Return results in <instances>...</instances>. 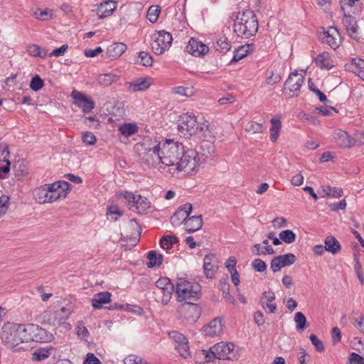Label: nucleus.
<instances>
[{
  "label": "nucleus",
  "mask_w": 364,
  "mask_h": 364,
  "mask_svg": "<svg viewBox=\"0 0 364 364\" xmlns=\"http://www.w3.org/2000/svg\"><path fill=\"white\" fill-rule=\"evenodd\" d=\"M71 97L74 100V104L82 109L84 113L91 112L95 107V102L85 94L74 90L71 93Z\"/></svg>",
  "instance_id": "4468645a"
},
{
  "label": "nucleus",
  "mask_w": 364,
  "mask_h": 364,
  "mask_svg": "<svg viewBox=\"0 0 364 364\" xmlns=\"http://www.w3.org/2000/svg\"><path fill=\"white\" fill-rule=\"evenodd\" d=\"M53 349L54 348L51 346H47L46 348H36L32 354L33 360L41 361L48 358L53 353Z\"/></svg>",
  "instance_id": "7c9ffc66"
},
{
  "label": "nucleus",
  "mask_w": 364,
  "mask_h": 364,
  "mask_svg": "<svg viewBox=\"0 0 364 364\" xmlns=\"http://www.w3.org/2000/svg\"><path fill=\"white\" fill-rule=\"evenodd\" d=\"M73 311V306L68 304L66 306H63L56 311V315L60 316V318H68Z\"/></svg>",
  "instance_id": "052dcab7"
},
{
  "label": "nucleus",
  "mask_w": 364,
  "mask_h": 364,
  "mask_svg": "<svg viewBox=\"0 0 364 364\" xmlns=\"http://www.w3.org/2000/svg\"><path fill=\"white\" fill-rule=\"evenodd\" d=\"M322 40L333 50L338 48L341 42L340 33L335 27H330L326 31H324Z\"/></svg>",
  "instance_id": "a211bd4d"
},
{
  "label": "nucleus",
  "mask_w": 364,
  "mask_h": 364,
  "mask_svg": "<svg viewBox=\"0 0 364 364\" xmlns=\"http://www.w3.org/2000/svg\"><path fill=\"white\" fill-rule=\"evenodd\" d=\"M138 127L133 123H124L119 127L120 133L125 136H130L138 132Z\"/></svg>",
  "instance_id": "e433bc0d"
},
{
  "label": "nucleus",
  "mask_w": 364,
  "mask_h": 364,
  "mask_svg": "<svg viewBox=\"0 0 364 364\" xmlns=\"http://www.w3.org/2000/svg\"><path fill=\"white\" fill-rule=\"evenodd\" d=\"M316 63L322 69H331L333 66V60L328 52H323L316 58Z\"/></svg>",
  "instance_id": "c756f323"
},
{
  "label": "nucleus",
  "mask_w": 364,
  "mask_h": 364,
  "mask_svg": "<svg viewBox=\"0 0 364 364\" xmlns=\"http://www.w3.org/2000/svg\"><path fill=\"white\" fill-rule=\"evenodd\" d=\"M127 48V46L124 43H114L108 46L107 49V56L111 59H117L125 52Z\"/></svg>",
  "instance_id": "393cba45"
},
{
  "label": "nucleus",
  "mask_w": 364,
  "mask_h": 364,
  "mask_svg": "<svg viewBox=\"0 0 364 364\" xmlns=\"http://www.w3.org/2000/svg\"><path fill=\"white\" fill-rule=\"evenodd\" d=\"M203 224L202 215H197L188 217L184 225L188 232H193L200 230Z\"/></svg>",
  "instance_id": "a878e982"
},
{
  "label": "nucleus",
  "mask_w": 364,
  "mask_h": 364,
  "mask_svg": "<svg viewBox=\"0 0 364 364\" xmlns=\"http://www.w3.org/2000/svg\"><path fill=\"white\" fill-rule=\"evenodd\" d=\"M160 12L159 6H151L147 11L146 18L151 23H155L158 20Z\"/></svg>",
  "instance_id": "49530a36"
},
{
  "label": "nucleus",
  "mask_w": 364,
  "mask_h": 364,
  "mask_svg": "<svg viewBox=\"0 0 364 364\" xmlns=\"http://www.w3.org/2000/svg\"><path fill=\"white\" fill-rule=\"evenodd\" d=\"M121 196L129 203V208H133L136 200H140V196L134 195L132 192H124Z\"/></svg>",
  "instance_id": "6e6d98bb"
},
{
  "label": "nucleus",
  "mask_w": 364,
  "mask_h": 364,
  "mask_svg": "<svg viewBox=\"0 0 364 364\" xmlns=\"http://www.w3.org/2000/svg\"><path fill=\"white\" fill-rule=\"evenodd\" d=\"M124 364H148L141 358L136 355H129L124 359Z\"/></svg>",
  "instance_id": "680f3d73"
},
{
  "label": "nucleus",
  "mask_w": 364,
  "mask_h": 364,
  "mask_svg": "<svg viewBox=\"0 0 364 364\" xmlns=\"http://www.w3.org/2000/svg\"><path fill=\"white\" fill-rule=\"evenodd\" d=\"M82 139L87 145H94L97 142L96 136L90 132H83Z\"/></svg>",
  "instance_id": "0e129e2a"
},
{
  "label": "nucleus",
  "mask_w": 364,
  "mask_h": 364,
  "mask_svg": "<svg viewBox=\"0 0 364 364\" xmlns=\"http://www.w3.org/2000/svg\"><path fill=\"white\" fill-rule=\"evenodd\" d=\"M194 150L197 151V157L201 164L214 159L215 146L212 141H202L198 149Z\"/></svg>",
  "instance_id": "2eb2a0df"
},
{
  "label": "nucleus",
  "mask_w": 364,
  "mask_h": 364,
  "mask_svg": "<svg viewBox=\"0 0 364 364\" xmlns=\"http://www.w3.org/2000/svg\"><path fill=\"white\" fill-rule=\"evenodd\" d=\"M214 47L220 53H225L230 50L231 45L226 37H220L215 43Z\"/></svg>",
  "instance_id": "4c0bfd02"
},
{
  "label": "nucleus",
  "mask_w": 364,
  "mask_h": 364,
  "mask_svg": "<svg viewBox=\"0 0 364 364\" xmlns=\"http://www.w3.org/2000/svg\"><path fill=\"white\" fill-rule=\"evenodd\" d=\"M9 146L5 143H0V161L5 162L9 160Z\"/></svg>",
  "instance_id": "e2e57ef3"
},
{
  "label": "nucleus",
  "mask_w": 364,
  "mask_h": 364,
  "mask_svg": "<svg viewBox=\"0 0 364 364\" xmlns=\"http://www.w3.org/2000/svg\"><path fill=\"white\" fill-rule=\"evenodd\" d=\"M118 80L117 75L112 73L101 74L97 77L98 82L105 87L111 85Z\"/></svg>",
  "instance_id": "c9c22d12"
},
{
  "label": "nucleus",
  "mask_w": 364,
  "mask_h": 364,
  "mask_svg": "<svg viewBox=\"0 0 364 364\" xmlns=\"http://www.w3.org/2000/svg\"><path fill=\"white\" fill-rule=\"evenodd\" d=\"M325 250L333 255H336L341 250V245L333 236H328L324 242Z\"/></svg>",
  "instance_id": "2f4dec72"
},
{
  "label": "nucleus",
  "mask_w": 364,
  "mask_h": 364,
  "mask_svg": "<svg viewBox=\"0 0 364 364\" xmlns=\"http://www.w3.org/2000/svg\"><path fill=\"white\" fill-rule=\"evenodd\" d=\"M176 294L180 301H196L200 296V286L197 282L180 279L176 283Z\"/></svg>",
  "instance_id": "0eeeda50"
},
{
  "label": "nucleus",
  "mask_w": 364,
  "mask_h": 364,
  "mask_svg": "<svg viewBox=\"0 0 364 364\" xmlns=\"http://www.w3.org/2000/svg\"><path fill=\"white\" fill-rule=\"evenodd\" d=\"M159 143L164 168L166 166H176L184 149L183 144L173 139H166Z\"/></svg>",
  "instance_id": "423d86ee"
},
{
  "label": "nucleus",
  "mask_w": 364,
  "mask_h": 364,
  "mask_svg": "<svg viewBox=\"0 0 364 364\" xmlns=\"http://www.w3.org/2000/svg\"><path fill=\"white\" fill-rule=\"evenodd\" d=\"M76 334L77 337L85 341H87L90 333L87 328L85 326L82 321H79L76 326Z\"/></svg>",
  "instance_id": "8fccbe9b"
},
{
  "label": "nucleus",
  "mask_w": 364,
  "mask_h": 364,
  "mask_svg": "<svg viewBox=\"0 0 364 364\" xmlns=\"http://www.w3.org/2000/svg\"><path fill=\"white\" fill-rule=\"evenodd\" d=\"M150 207V202L146 198L140 196V200H136L134 205V208L139 212H144Z\"/></svg>",
  "instance_id": "864d4df0"
},
{
  "label": "nucleus",
  "mask_w": 364,
  "mask_h": 364,
  "mask_svg": "<svg viewBox=\"0 0 364 364\" xmlns=\"http://www.w3.org/2000/svg\"><path fill=\"white\" fill-rule=\"evenodd\" d=\"M122 215V212L117 205H114L108 207L107 213L108 220L116 221Z\"/></svg>",
  "instance_id": "a18cd8bd"
},
{
  "label": "nucleus",
  "mask_w": 364,
  "mask_h": 364,
  "mask_svg": "<svg viewBox=\"0 0 364 364\" xmlns=\"http://www.w3.org/2000/svg\"><path fill=\"white\" fill-rule=\"evenodd\" d=\"M197 156V151L193 149L183 150L174 169L191 175L196 173L201 166Z\"/></svg>",
  "instance_id": "6e6552de"
},
{
  "label": "nucleus",
  "mask_w": 364,
  "mask_h": 364,
  "mask_svg": "<svg viewBox=\"0 0 364 364\" xmlns=\"http://www.w3.org/2000/svg\"><path fill=\"white\" fill-rule=\"evenodd\" d=\"M111 293L108 291H102L95 294L92 299V306L94 309H101L104 304H109L111 301Z\"/></svg>",
  "instance_id": "b1692460"
},
{
  "label": "nucleus",
  "mask_w": 364,
  "mask_h": 364,
  "mask_svg": "<svg viewBox=\"0 0 364 364\" xmlns=\"http://www.w3.org/2000/svg\"><path fill=\"white\" fill-rule=\"evenodd\" d=\"M9 197L6 195H2L0 197V218L4 215L9 208Z\"/></svg>",
  "instance_id": "bf43d9fd"
},
{
  "label": "nucleus",
  "mask_w": 364,
  "mask_h": 364,
  "mask_svg": "<svg viewBox=\"0 0 364 364\" xmlns=\"http://www.w3.org/2000/svg\"><path fill=\"white\" fill-rule=\"evenodd\" d=\"M147 258L149 262H147L146 265L149 268L159 267L163 262V256L161 255H158L155 251L149 252Z\"/></svg>",
  "instance_id": "f704fd0d"
},
{
  "label": "nucleus",
  "mask_w": 364,
  "mask_h": 364,
  "mask_svg": "<svg viewBox=\"0 0 364 364\" xmlns=\"http://www.w3.org/2000/svg\"><path fill=\"white\" fill-rule=\"evenodd\" d=\"M296 261V256L292 253L279 255L271 261L270 268L273 272H279L282 267L290 266Z\"/></svg>",
  "instance_id": "dca6fc26"
},
{
  "label": "nucleus",
  "mask_w": 364,
  "mask_h": 364,
  "mask_svg": "<svg viewBox=\"0 0 364 364\" xmlns=\"http://www.w3.org/2000/svg\"><path fill=\"white\" fill-rule=\"evenodd\" d=\"M215 256L213 254L207 255L204 258L203 270L207 278H213L218 269L217 264L213 262Z\"/></svg>",
  "instance_id": "5701e85b"
},
{
  "label": "nucleus",
  "mask_w": 364,
  "mask_h": 364,
  "mask_svg": "<svg viewBox=\"0 0 364 364\" xmlns=\"http://www.w3.org/2000/svg\"><path fill=\"white\" fill-rule=\"evenodd\" d=\"M193 209L191 203H187L180 206L175 213L171 217V223L173 226H179L186 223Z\"/></svg>",
  "instance_id": "f3484780"
},
{
  "label": "nucleus",
  "mask_w": 364,
  "mask_h": 364,
  "mask_svg": "<svg viewBox=\"0 0 364 364\" xmlns=\"http://www.w3.org/2000/svg\"><path fill=\"white\" fill-rule=\"evenodd\" d=\"M279 238L287 244L293 243L296 240V234L291 230H285L279 232Z\"/></svg>",
  "instance_id": "c03bdc74"
},
{
  "label": "nucleus",
  "mask_w": 364,
  "mask_h": 364,
  "mask_svg": "<svg viewBox=\"0 0 364 364\" xmlns=\"http://www.w3.org/2000/svg\"><path fill=\"white\" fill-rule=\"evenodd\" d=\"M171 92L183 97H192L194 95V91L191 87L178 86L171 89Z\"/></svg>",
  "instance_id": "a19ab883"
},
{
  "label": "nucleus",
  "mask_w": 364,
  "mask_h": 364,
  "mask_svg": "<svg viewBox=\"0 0 364 364\" xmlns=\"http://www.w3.org/2000/svg\"><path fill=\"white\" fill-rule=\"evenodd\" d=\"M250 46V44H247L242 46H240L234 52V55L232 57V59L231 60V63L232 62H237L245 57L247 55L248 53V48Z\"/></svg>",
  "instance_id": "79ce46f5"
},
{
  "label": "nucleus",
  "mask_w": 364,
  "mask_h": 364,
  "mask_svg": "<svg viewBox=\"0 0 364 364\" xmlns=\"http://www.w3.org/2000/svg\"><path fill=\"white\" fill-rule=\"evenodd\" d=\"M219 287L223 292V297L230 303L234 302V298L230 294V284L227 279H221L219 283Z\"/></svg>",
  "instance_id": "58836bf2"
},
{
  "label": "nucleus",
  "mask_w": 364,
  "mask_h": 364,
  "mask_svg": "<svg viewBox=\"0 0 364 364\" xmlns=\"http://www.w3.org/2000/svg\"><path fill=\"white\" fill-rule=\"evenodd\" d=\"M84 124L92 129H97L100 126L99 120L95 117H85Z\"/></svg>",
  "instance_id": "774afa93"
},
{
  "label": "nucleus",
  "mask_w": 364,
  "mask_h": 364,
  "mask_svg": "<svg viewBox=\"0 0 364 364\" xmlns=\"http://www.w3.org/2000/svg\"><path fill=\"white\" fill-rule=\"evenodd\" d=\"M69 186L66 181L45 184L33 191V196L38 203H53L66 197Z\"/></svg>",
  "instance_id": "f03ea898"
},
{
  "label": "nucleus",
  "mask_w": 364,
  "mask_h": 364,
  "mask_svg": "<svg viewBox=\"0 0 364 364\" xmlns=\"http://www.w3.org/2000/svg\"><path fill=\"white\" fill-rule=\"evenodd\" d=\"M161 291V294H162L161 302L164 304H166L171 299V296L174 291L173 285H168L167 287H163Z\"/></svg>",
  "instance_id": "3c124183"
},
{
  "label": "nucleus",
  "mask_w": 364,
  "mask_h": 364,
  "mask_svg": "<svg viewBox=\"0 0 364 364\" xmlns=\"http://www.w3.org/2000/svg\"><path fill=\"white\" fill-rule=\"evenodd\" d=\"M178 239L175 235H164L161 239V246L164 250H170L173 244L177 243Z\"/></svg>",
  "instance_id": "ea45409f"
},
{
  "label": "nucleus",
  "mask_w": 364,
  "mask_h": 364,
  "mask_svg": "<svg viewBox=\"0 0 364 364\" xmlns=\"http://www.w3.org/2000/svg\"><path fill=\"white\" fill-rule=\"evenodd\" d=\"M270 122L272 124L269 129L270 140L272 142H275L278 139L279 132L282 129V122L280 117L278 116H274L271 119Z\"/></svg>",
  "instance_id": "cd10ccee"
},
{
  "label": "nucleus",
  "mask_w": 364,
  "mask_h": 364,
  "mask_svg": "<svg viewBox=\"0 0 364 364\" xmlns=\"http://www.w3.org/2000/svg\"><path fill=\"white\" fill-rule=\"evenodd\" d=\"M200 126L203 127V131H199L197 134L199 135V137H203V141H209L213 142L215 139V136L210 129L209 125L203 124H200Z\"/></svg>",
  "instance_id": "37998d69"
},
{
  "label": "nucleus",
  "mask_w": 364,
  "mask_h": 364,
  "mask_svg": "<svg viewBox=\"0 0 364 364\" xmlns=\"http://www.w3.org/2000/svg\"><path fill=\"white\" fill-rule=\"evenodd\" d=\"M25 326L27 336L29 337L28 343L31 341L41 343H48L52 341L53 335L45 328L33 323H28Z\"/></svg>",
  "instance_id": "9b49d317"
},
{
  "label": "nucleus",
  "mask_w": 364,
  "mask_h": 364,
  "mask_svg": "<svg viewBox=\"0 0 364 364\" xmlns=\"http://www.w3.org/2000/svg\"><path fill=\"white\" fill-rule=\"evenodd\" d=\"M342 23L345 26L346 31L352 36L358 31V26L355 18L351 15H347L344 13Z\"/></svg>",
  "instance_id": "c85d7f7f"
},
{
  "label": "nucleus",
  "mask_w": 364,
  "mask_h": 364,
  "mask_svg": "<svg viewBox=\"0 0 364 364\" xmlns=\"http://www.w3.org/2000/svg\"><path fill=\"white\" fill-rule=\"evenodd\" d=\"M169 338L175 343V348L183 358L191 356L189 343L187 338L177 331L168 332Z\"/></svg>",
  "instance_id": "f8f14e48"
},
{
  "label": "nucleus",
  "mask_w": 364,
  "mask_h": 364,
  "mask_svg": "<svg viewBox=\"0 0 364 364\" xmlns=\"http://www.w3.org/2000/svg\"><path fill=\"white\" fill-rule=\"evenodd\" d=\"M309 338L318 352H323L324 350L323 342L318 339L316 335L311 334Z\"/></svg>",
  "instance_id": "338daca9"
},
{
  "label": "nucleus",
  "mask_w": 364,
  "mask_h": 364,
  "mask_svg": "<svg viewBox=\"0 0 364 364\" xmlns=\"http://www.w3.org/2000/svg\"><path fill=\"white\" fill-rule=\"evenodd\" d=\"M27 52L30 56L45 58L48 55V50L36 44L28 46Z\"/></svg>",
  "instance_id": "72a5a7b5"
},
{
  "label": "nucleus",
  "mask_w": 364,
  "mask_h": 364,
  "mask_svg": "<svg viewBox=\"0 0 364 364\" xmlns=\"http://www.w3.org/2000/svg\"><path fill=\"white\" fill-rule=\"evenodd\" d=\"M245 131L251 134L262 133L263 132V126L261 123L250 121L247 124Z\"/></svg>",
  "instance_id": "09e8293b"
},
{
  "label": "nucleus",
  "mask_w": 364,
  "mask_h": 364,
  "mask_svg": "<svg viewBox=\"0 0 364 364\" xmlns=\"http://www.w3.org/2000/svg\"><path fill=\"white\" fill-rule=\"evenodd\" d=\"M364 61L361 58H353L351 63L349 65V68L353 72L358 71L363 68Z\"/></svg>",
  "instance_id": "69168bd1"
},
{
  "label": "nucleus",
  "mask_w": 364,
  "mask_h": 364,
  "mask_svg": "<svg viewBox=\"0 0 364 364\" xmlns=\"http://www.w3.org/2000/svg\"><path fill=\"white\" fill-rule=\"evenodd\" d=\"M44 85L43 80L38 75H36L34 76L30 82V88L33 91H38L41 90Z\"/></svg>",
  "instance_id": "4d7b16f0"
},
{
  "label": "nucleus",
  "mask_w": 364,
  "mask_h": 364,
  "mask_svg": "<svg viewBox=\"0 0 364 364\" xmlns=\"http://www.w3.org/2000/svg\"><path fill=\"white\" fill-rule=\"evenodd\" d=\"M203 129V127L198 123L194 115L185 113L180 117L178 130L183 136L196 134Z\"/></svg>",
  "instance_id": "9d476101"
},
{
  "label": "nucleus",
  "mask_w": 364,
  "mask_h": 364,
  "mask_svg": "<svg viewBox=\"0 0 364 364\" xmlns=\"http://www.w3.org/2000/svg\"><path fill=\"white\" fill-rule=\"evenodd\" d=\"M152 82L150 77H140L125 84L128 91L132 92H142L150 87Z\"/></svg>",
  "instance_id": "aec40b11"
},
{
  "label": "nucleus",
  "mask_w": 364,
  "mask_h": 364,
  "mask_svg": "<svg viewBox=\"0 0 364 364\" xmlns=\"http://www.w3.org/2000/svg\"><path fill=\"white\" fill-rule=\"evenodd\" d=\"M110 309H122L132 314L134 316H144V310L141 307L137 305L127 304L125 307L122 305L115 304L109 306Z\"/></svg>",
  "instance_id": "473e14b6"
},
{
  "label": "nucleus",
  "mask_w": 364,
  "mask_h": 364,
  "mask_svg": "<svg viewBox=\"0 0 364 364\" xmlns=\"http://www.w3.org/2000/svg\"><path fill=\"white\" fill-rule=\"evenodd\" d=\"M304 81V77L302 73H291L284 83V92L291 97H297Z\"/></svg>",
  "instance_id": "ddd939ff"
},
{
  "label": "nucleus",
  "mask_w": 364,
  "mask_h": 364,
  "mask_svg": "<svg viewBox=\"0 0 364 364\" xmlns=\"http://www.w3.org/2000/svg\"><path fill=\"white\" fill-rule=\"evenodd\" d=\"M186 50L187 52L192 55L200 56L206 54L208 52L209 48L202 42L198 41L195 38H191L186 46Z\"/></svg>",
  "instance_id": "4be33fe9"
},
{
  "label": "nucleus",
  "mask_w": 364,
  "mask_h": 364,
  "mask_svg": "<svg viewBox=\"0 0 364 364\" xmlns=\"http://www.w3.org/2000/svg\"><path fill=\"white\" fill-rule=\"evenodd\" d=\"M334 138L340 146L350 147L354 144V140L343 130H338L335 133Z\"/></svg>",
  "instance_id": "bb28decb"
},
{
  "label": "nucleus",
  "mask_w": 364,
  "mask_h": 364,
  "mask_svg": "<svg viewBox=\"0 0 364 364\" xmlns=\"http://www.w3.org/2000/svg\"><path fill=\"white\" fill-rule=\"evenodd\" d=\"M26 326L7 321L1 328V339L2 343L9 348L16 351L24 348V344L28 343Z\"/></svg>",
  "instance_id": "f257e3e1"
},
{
  "label": "nucleus",
  "mask_w": 364,
  "mask_h": 364,
  "mask_svg": "<svg viewBox=\"0 0 364 364\" xmlns=\"http://www.w3.org/2000/svg\"><path fill=\"white\" fill-rule=\"evenodd\" d=\"M136 149L141 160L149 167L164 169L162 164V156L161 153L160 143L158 141L147 144H136Z\"/></svg>",
  "instance_id": "20e7f679"
},
{
  "label": "nucleus",
  "mask_w": 364,
  "mask_h": 364,
  "mask_svg": "<svg viewBox=\"0 0 364 364\" xmlns=\"http://www.w3.org/2000/svg\"><path fill=\"white\" fill-rule=\"evenodd\" d=\"M172 41L170 33L165 31H156L151 36V49L156 55H162L170 48Z\"/></svg>",
  "instance_id": "1a4fd4ad"
},
{
  "label": "nucleus",
  "mask_w": 364,
  "mask_h": 364,
  "mask_svg": "<svg viewBox=\"0 0 364 364\" xmlns=\"http://www.w3.org/2000/svg\"><path fill=\"white\" fill-rule=\"evenodd\" d=\"M240 349L232 343L220 342L212 346L209 350H201L199 355L203 356V362L213 359L237 360L240 357Z\"/></svg>",
  "instance_id": "7ed1b4c3"
},
{
  "label": "nucleus",
  "mask_w": 364,
  "mask_h": 364,
  "mask_svg": "<svg viewBox=\"0 0 364 364\" xmlns=\"http://www.w3.org/2000/svg\"><path fill=\"white\" fill-rule=\"evenodd\" d=\"M139 58H140V63L146 67L151 66L153 63V59L151 55L144 51L139 53Z\"/></svg>",
  "instance_id": "13d9d810"
},
{
  "label": "nucleus",
  "mask_w": 364,
  "mask_h": 364,
  "mask_svg": "<svg viewBox=\"0 0 364 364\" xmlns=\"http://www.w3.org/2000/svg\"><path fill=\"white\" fill-rule=\"evenodd\" d=\"M185 305L188 306V311L191 314V316L199 318L201 315V308L197 304L188 301H186Z\"/></svg>",
  "instance_id": "603ef678"
},
{
  "label": "nucleus",
  "mask_w": 364,
  "mask_h": 364,
  "mask_svg": "<svg viewBox=\"0 0 364 364\" xmlns=\"http://www.w3.org/2000/svg\"><path fill=\"white\" fill-rule=\"evenodd\" d=\"M258 20L251 10H245L237 16L234 23V32L238 37L249 38L256 34Z\"/></svg>",
  "instance_id": "39448f33"
},
{
  "label": "nucleus",
  "mask_w": 364,
  "mask_h": 364,
  "mask_svg": "<svg viewBox=\"0 0 364 364\" xmlns=\"http://www.w3.org/2000/svg\"><path fill=\"white\" fill-rule=\"evenodd\" d=\"M225 324L222 320H210L203 326V332L206 336L214 338L219 337L223 333Z\"/></svg>",
  "instance_id": "6ab92c4d"
},
{
  "label": "nucleus",
  "mask_w": 364,
  "mask_h": 364,
  "mask_svg": "<svg viewBox=\"0 0 364 364\" xmlns=\"http://www.w3.org/2000/svg\"><path fill=\"white\" fill-rule=\"evenodd\" d=\"M266 82L268 85H274L281 80L279 74L274 73L272 70H267L266 71Z\"/></svg>",
  "instance_id": "5fc2aeb1"
},
{
  "label": "nucleus",
  "mask_w": 364,
  "mask_h": 364,
  "mask_svg": "<svg viewBox=\"0 0 364 364\" xmlns=\"http://www.w3.org/2000/svg\"><path fill=\"white\" fill-rule=\"evenodd\" d=\"M117 3L113 0H107L97 5V14L102 19L111 16L116 10Z\"/></svg>",
  "instance_id": "412c9836"
},
{
  "label": "nucleus",
  "mask_w": 364,
  "mask_h": 364,
  "mask_svg": "<svg viewBox=\"0 0 364 364\" xmlns=\"http://www.w3.org/2000/svg\"><path fill=\"white\" fill-rule=\"evenodd\" d=\"M34 16L38 20L47 21L53 18V14L52 11L49 9L41 10L38 9L34 12Z\"/></svg>",
  "instance_id": "de8ad7c7"
}]
</instances>
